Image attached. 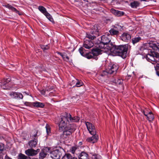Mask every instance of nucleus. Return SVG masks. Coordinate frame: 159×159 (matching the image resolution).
I'll return each mask as SVG.
<instances>
[{
	"label": "nucleus",
	"instance_id": "obj_1",
	"mask_svg": "<svg viewBox=\"0 0 159 159\" xmlns=\"http://www.w3.org/2000/svg\"><path fill=\"white\" fill-rule=\"evenodd\" d=\"M129 46L130 47V46L128 44L119 46L113 45L112 47H111V48L109 46L108 49L111 52L113 53L124 58L126 57Z\"/></svg>",
	"mask_w": 159,
	"mask_h": 159
},
{
	"label": "nucleus",
	"instance_id": "obj_2",
	"mask_svg": "<svg viewBox=\"0 0 159 159\" xmlns=\"http://www.w3.org/2000/svg\"><path fill=\"white\" fill-rule=\"evenodd\" d=\"M111 36L110 34H105L103 35L101 37V41L104 44H106L105 48L107 50H110L108 49V47L110 46L112 47L113 45L112 43L111 42Z\"/></svg>",
	"mask_w": 159,
	"mask_h": 159
},
{
	"label": "nucleus",
	"instance_id": "obj_3",
	"mask_svg": "<svg viewBox=\"0 0 159 159\" xmlns=\"http://www.w3.org/2000/svg\"><path fill=\"white\" fill-rule=\"evenodd\" d=\"M76 125L75 124L68 125L67 127L64 129L63 134L64 135H70L75 129Z\"/></svg>",
	"mask_w": 159,
	"mask_h": 159
},
{
	"label": "nucleus",
	"instance_id": "obj_4",
	"mask_svg": "<svg viewBox=\"0 0 159 159\" xmlns=\"http://www.w3.org/2000/svg\"><path fill=\"white\" fill-rule=\"evenodd\" d=\"M67 122H69V120L66 117V114L64 116H61V120L59 123L60 129H61L63 130L64 129L67 127L66 125Z\"/></svg>",
	"mask_w": 159,
	"mask_h": 159
},
{
	"label": "nucleus",
	"instance_id": "obj_5",
	"mask_svg": "<svg viewBox=\"0 0 159 159\" xmlns=\"http://www.w3.org/2000/svg\"><path fill=\"white\" fill-rule=\"evenodd\" d=\"M159 56V54H157L156 52H152L150 53H148L146 56V58L149 62L153 61L156 62V61H158L157 57Z\"/></svg>",
	"mask_w": 159,
	"mask_h": 159
},
{
	"label": "nucleus",
	"instance_id": "obj_6",
	"mask_svg": "<svg viewBox=\"0 0 159 159\" xmlns=\"http://www.w3.org/2000/svg\"><path fill=\"white\" fill-rule=\"evenodd\" d=\"M97 28V26L94 25L93 26V28L91 31V33L92 34L87 33L86 37L90 40L94 39L96 37L94 34H97L98 32V30Z\"/></svg>",
	"mask_w": 159,
	"mask_h": 159
},
{
	"label": "nucleus",
	"instance_id": "obj_7",
	"mask_svg": "<svg viewBox=\"0 0 159 159\" xmlns=\"http://www.w3.org/2000/svg\"><path fill=\"white\" fill-rule=\"evenodd\" d=\"M85 125L88 130L91 134H96V130L93 124L89 122H85Z\"/></svg>",
	"mask_w": 159,
	"mask_h": 159
},
{
	"label": "nucleus",
	"instance_id": "obj_8",
	"mask_svg": "<svg viewBox=\"0 0 159 159\" xmlns=\"http://www.w3.org/2000/svg\"><path fill=\"white\" fill-rule=\"evenodd\" d=\"M39 150H40L39 149L35 150L33 149V148H31L26 150L25 152V153L28 157L34 156H36L39 152Z\"/></svg>",
	"mask_w": 159,
	"mask_h": 159
},
{
	"label": "nucleus",
	"instance_id": "obj_9",
	"mask_svg": "<svg viewBox=\"0 0 159 159\" xmlns=\"http://www.w3.org/2000/svg\"><path fill=\"white\" fill-rule=\"evenodd\" d=\"M118 69V66L115 64H110L106 69L109 74H111L116 72Z\"/></svg>",
	"mask_w": 159,
	"mask_h": 159
},
{
	"label": "nucleus",
	"instance_id": "obj_10",
	"mask_svg": "<svg viewBox=\"0 0 159 159\" xmlns=\"http://www.w3.org/2000/svg\"><path fill=\"white\" fill-rule=\"evenodd\" d=\"M61 155V152L58 150H55L51 153L50 157L53 159H59Z\"/></svg>",
	"mask_w": 159,
	"mask_h": 159
},
{
	"label": "nucleus",
	"instance_id": "obj_11",
	"mask_svg": "<svg viewBox=\"0 0 159 159\" xmlns=\"http://www.w3.org/2000/svg\"><path fill=\"white\" fill-rule=\"evenodd\" d=\"M11 80L10 78L8 77L7 78H4L3 79L1 80L0 82V85L2 89H8V88L6 87V86L7 85V84Z\"/></svg>",
	"mask_w": 159,
	"mask_h": 159
},
{
	"label": "nucleus",
	"instance_id": "obj_12",
	"mask_svg": "<svg viewBox=\"0 0 159 159\" xmlns=\"http://www.w3.org/2000/svg\"><path fill=\"white\" fill-rule=\"evenodd\" d=\"M49 148H47L42 150L39 153V159H43L45 158L48 154V152H49Z\"/></svg>",
	"mask_w": 159,
	"mask_h": 159
},
{
	"label": "nucleus",
	"instance_id": "obj_13",
	"mask_svg": "<svg viewBox=\"0 0 159 159\" xmlns=\"http://www.w3.org/2000/svg\"><path fill=\"white\" fill-rule=\"evenodd\" d=\"M11 98H12L17 99H22L23 98V96L20 93L11 92L9 94Z\"/></svg>",
	"mask_w": 159,
	"mask_h": 159
},
{
	"label": "nucleus",
	"instance_id": "obj_14",
	"mask_svg": "<svg viewBox=\"0 0 159 159\" xmlns=\"http://www.w3.org/2000/svg\"><path fill=\"white\" fill-rule=\"evenodd\" d=\"M93 46V43L91 40L87 39H84V43L83 44V47L84 48L89 49Z\"/></svg>",
	"mask_w": 159,
	"mask_h": 159
},
{
	"label": "nucleus",
	"instance_id": "obj_15",
	"mask_svg": "<svg viewBox=\"0 0 159 159\" xmlns=\"http://www.w3.org/2000/svg\"><path fill=\"white\" fill-rule=\"evenodd\" d=\"M93 135L91 137H89L86 139V140L89 142L94 143L96 142L98 139V136L96 134H91Z\"/></svg>",
	"mask_w": 159,
	"mask_h": 159
},
{
	"label": "nucleus",
	"instance_id": "obj_16",
	"mask_svg": "<svg viewBox=\"0 0 159 159\" xmlns=\"http://www.w3.org/2000/svg\"><path fill=\"white\" fill-rule=\"evenodd\" d=\"M66 117L69 120V122H76L80 120V118L77 116L72 117L70 114L66 113Z\"/></svg>",
	"mask_w": 159,
	"mask_h": 159
},
{
	"label": "nucleus",
	"instance_id": "obj_17",
	"mask_svg": "<svg viewBox=\"0 0 159 159\" xmlns=\"http://www.w3.org/2000/svg\"><path fill=\"white\" fill-rule=\"evenodd\" d=\"M121 39L123 41L127 42L131 38L130 34L127 33H123L120 36Z\"/></svg>",
	"mask_w": 159,
	"mask_h": 159
},
{
	"label": "nucleus",
	"instance_id": "obj_18",
	"mask_svg": "<svg viewBox=\"0 0 159 159\" xmlns=\"http://www.w3.org/2000/svg\"><path fill=\"white\" fill-rule=\"evenodd\" d=\"M110 11L112 14L117 16H120L124 15V13L121 11L116 10L112 8Z\"/></svg>",
	"mask_w": 159,
	"mask_h": 159
},
{
	"label": "nucleus",
	"instance_id": "obj_19",
	"mask_svg": "<svg viewBox=\"0 0 159 159\" xmlns=\"http://www.w3.org/2000/svg\"><path fill=\"white\" fill-rule=\"evenodd\" d=\"M103 52V50H101L99 48H96L92 50V53L93 56H97L99 54H102V52Z\"/></svg>",
	"mask_w": 159,
	"mask_h": 159
},
{
	"label": "nucleus",
	"instance_id": "obj_20",
	"mask_svg": "<svg viewBox=\"0 0 159 159\" xmlns=\"http://www.w3.org/2000/svg\"><path fill=\"white\" fill-rule=\"evenodd\" d=\"M79 159H89L88 154L85 152H82L78 156Z\"/></svg>",
	"mask_w": 159,
	"mask_h": 159
},
{
	"label": "nucleus",
	"instance_id": "obj_21",
	"mask_svg": "<svg viewBox=\"0 0 159 159\" xmlns=\"http://www.w3.org/2000/svg\"><path fill=\"white\" fill-rule=\"evenodd\" d=\"M37 142L38 140L37 139H34L33 140L30 141L28 144L31 148H33L36 147V145H37Z\"/></svg>",
	"mask_w": 159,
	"mask_h": 159
},
{
	"label": "nucleus",
	"instance_id": "obj_22",
	"mask_svg": "<svg viewBox=\"0 0 159 159\" xmlns=\"http://www.w3.org/2000/svg\"><path fill=\"white\" fill-rule=\"evenodd\" d=\"M5 7H7L11 10L12 11H14L16 12V13L18 14L19 15H20L21 14L19 13V12L18 11L16 8L12 7L11 5H9V4H7L5 5Z\"/></svg>",
	"mask_w": 159,
	"mask_h": 159
},
{
	"label": "nucleus",
	"instance_id": "obj_23",
	"mask_svg": "<svg viewBox=\"0 0 159 159\" xmlns=\"http://www.w3.org/2000/svg\"><path fill=\"white\" fill-rule=\"evenodd\" d=\"M109 32L111 36L112 35H118L119 33V31L116 30L114 28L111 29L109 31Z\"/></svg>",
	"mask_w": 159,
	"mask_h": 159
},
{
	"label": "nucleus",
	"instance_id": "obj_24",
	"mask_svg": "<svg viewBox=\"0 0 159 159\" xmlns=\"http://www.w3.org/2000/svg\"><path fill=\"white\" fill-rule=\"evenodd\" d=\"M32 105L33 106L36 107L42 108L44 106V104L42 102H35L32 103Z\"/></svg>",
	"mask_w": 159,
	"mask_h": 159
},
{
	"label": "nucleus",
	"instance_id": "obj_25",
	"mask_svg": "<svg viewBox=\"0 0 159 159\" xmlns=\"http://www.w3.org/2000/svg\"><path fill=\"white\" fill-rule=\"evenodd\" d=\"M17 158L18 159H31L30 157L25 156L21 153L19 154Z\"/></svg>",
	"mask_w": 159,
	"mask_h": 159
},
{
	"label": "nucleus",
	"instance_id": "obj_26",
	"mask_svg": "<svg viewBox=\"0 0 159 159\" xmlns=\"http://www.w3.org/2000/svg\"><path fill=\"white\" fill-rule=\"evenodd\" d=\"M141 39V38L139 36L133 38L132 39V43L134 45L135 43L139 42Z\"/></svg>",
	"mask_w": 159,
	"mask_h": 159
},
{
	"label": "nucleus",
	"instance_id": "obj_27",
	"mask_svg": "<svg viewBox=\"0 0 159 159\" xmlns=\"http://www.w3.org/2000/svg\"><path fill=\"white\" fill-rule=\"evenodd\" d=\"M39 10L45 15L46 14H48V12L47 11L46 9L42 6H39L38 7Z\"/></svg>",
	"mask_w": 159,
	"mask_h": 159
},
{
	"label": "nucleus",
	"instance_id": "obj_28",
	"mask_svg": "<svg viewBox=\"0 0 159 159\" xmlns=\"http://www.w3.org/2000/svg\"><path fill=\"white\" fill-rule=\"evenodd\" d=\"M153 49L157 52H159V43H157L153 44L152 47Z\"/></svg>",
	"mask_w": 159,
	"mask_h": 159
},
{
	"label": "nucleus",
	"instance_id": "obj_29",
	"mask_svg": "<svg viewBox=\"0 0 159 159\" xmlns=\"http://www.w3.org/2000/svg\"><path fill=\"white\" fill-rule=\"evenodd\" d=\"M106 44L104 43H103L101 42L98 44V47L100 48H103L105 50L103 52H107L109 50H107V48H105Z\"/></svg>",
	"mask_w": 159,
	"mask_h": 159
},
{
	"label": "nucleus",
	"instance_id": "obj_30",
	"mask_svg": "<svg viewBox=\"0 0 159 159\" xmlns=\"http://www.w3.org/2000/svg\"><path fill=\"white\" fill-rule=\"evenodd\" d=\"M86 57L88 59H91L92 58H93L94 59H95L96 60H97L98 58L96 57H93V56L92 55V53H88L87 54H86L85 55Z\"/></svg>",
	"mask_w": 159,
	"mask_h": 159
},
{
	"label": "nucleus",
	"instance_id": "obj_31",
	"mask_svg": "<svg viewBox=\"0 0 159 159\" xmlns=\"http://www.w3.org/2000/svg\"><path fill=\"white\" fill-rule=\"evenodd\" d=\"M139 5V3L137 1H134L130 3V6L132 8H136Z\"/></svg>",
	"mask_w": 159,
	"mask_h": 159
},
{
	"label": "nucleus",
	"instance_id": "obj_32",
	"mask_svg": "<svg viewBox=\"0 0 159 159\" xmlns=\"http://www.w3.org/2000/svg\"><path fill=\"white\" fill-rule=\"evenodd\" d=\"M71 155L70 154L68 153L66 154L61 159H71Z\"/></svg>",
	"mask_w": 159,
	"mask_h": 159
},
{
	"label": "nucleus",
	"instance_id": "obj_33",
	"mask_svg": "<svg viewBox=\"0 0 159 159\" xmlns=\"http://www.w3.org/2000/svg\"><path fill=\"white\" fill-rule=\"evenodd\" d=\"M148 119L149 121H151L154 118V116L153 114H150V115H148L147 116Z\"/></svg>",
	"mask_w": 159,
	"mask_h": 159
},
{
	"label": "nucleus",
	"instance_id": "obj_34",
	"mask_svg": "<svg viewBox=\"0 0 159 159\" xmlns=\"http://www.w3.org/2000/svg\"><path fill=\"white\" fill-rule=\"evenodd\" d=\"M45 16L51 22H52L53 21V20L52 18V16L50 15L48 12V14H46Z\"/></svg>",
	"mask_w": 159,
	"mask_h": 159
},
{
	"label": "nucleus",
	"instance_id": "obj_35",
	"mask_svg": "<svg viewBox=\"0 0 159 159\" xmlns=\"http://www.w3.org/2000/svg\"><path fill=\"white\" fill-rule=\"evenodd\" d=\"M92 159H101V156L98 155L94 154L92 157Z\"/></svg>",
	"mask_w": 159,
	"mask_h": 159
},
{
	"label": "nucleus",
	"instance_id": "obj_36",
	"mask_svg": "<svg viewBox=\"0 0 159 159\" xmlns=\"http://www.w3.org/2000/svg\"><path fill=\"white\" fill-rule=\"evenodd\" d=\"M83 84L81 81H79L78 80V81L76 83L75 86L76 87H80L82 86Z\"/></svg>",
	"mask_w": 159,
	"mask_h": 159
},
{
	"label": "nucleus",
	"instance_id": "obj_37",
	"mask_svg": "<svg viewBox=\"0 0 159 159\" xmlns=\"http://www.w3.org/2000/svg\"><path fill=\"white\" fill-rule=\"evenodd\" d=\"M41 48L43 51L48 50L49 49V47L48 45H43L41 46Z\"/></svg>",
	"mask_w": 159,
	"mask_h": 159
},
{
	"label": "nucleus",
	"instance_id": "obj_38",
	"mask_svg": "<svg viewBox=\"0 0 159 159\" xmlns=\"http://www.w3.org/2000/svg\"><path fill=\"white\" fill-rule=\"evenodd\" d=\"M108 74H109V73L107 72V69H106V70L103 71L102 72L101 74V75L102 76H104L105 75H107Z\"/></svg>",
	"mask_w": 159,
	"mask_h": 159
},
{
	"label": "nucleus",
	"instance_id": "obj_39",
	"mask_svg": "<svg viewBox=\"0 0 159 159\" xmlns=\"http://www.w3.org/2000/svg\"><path fill=\"white\" fill-rule=\"evenodd\" d=\"M111 3L113 5H116L119 4L120 3L118 0H112Z\"/></svg>",
	"mask_w": 159,
	"mask_h": 159
},
{
	"label": "nucleus",
	"instance_id": "obj_40",
	"mask_svg": "<svg viewBox=\"0 0 159 159\" xmlns=\"http://www.w3.org/2000/svg\"><path fill=\"white\" fill-rule=\"evenodd\" d=\"M84 49L82 48H80L79 49V51L81 55L84 56L85 54L84 53Z\"/></svg>",
	"mask_w": 159,
	"mask_h": 159
},
{
	"label": "nucleus",
	"instance_id": "obj_41",
	"mask_svg": "<svg viewBox=\"0 0 159 159\" xmlns=\"http://www.w3.org/2000/svg\"><path fill=\"white\" fill-rule=\"evenodd\" d=\"M47 133L48 134L50 132V127L47 125L46 126Z\"/></svg>",
	"mask_w": 159,
	"mask_h": 159
},
{
	"label": "nucleus",
	"instance_id": "obj_42",
	"mask_svg": "<svg viewBox=\"0 0 159 159\" xmlns=\"http://www.w3.org/2000/svg\"><path fill=\"white\" fill-rule=\"evenodd\" d=\"M77 147L76 146L73 147H72L71 149V152L73 154H74L75 151L76 150Z\"/></svg>",
	"mask_w": 159,
	"mask_h": 159
},
{
	"label": "nucleus",
	"instance_id": "obj_43",
	"mask_svg": "<svg viewBox=\"0 0 159 159\" xmlns=\"http://www.w3.org/2000/svg\"><path fill=\"white\" fill-rule=\"evenodd\" d=\"M57 53L58 54L61 56V57H62L63 59H65L64 56L66 55V53H61L59 52H57Z\"/></svg>",
	"mask_w": 159,
	"mask_h": 159
},
{
	"label": "nucleus",
	"instance_id": "obj_44",
	"mask_svg": "<svg viewBox=\"0 0 159 159\" xmlns=\"http://www.w3.org/2000/svg\"><path fill=\"white\" fill-rule=\"evenodd\" d=\"M4 148V144L3 143H0V152H1L3 151Z\"/></svg>",
	"mask_w": 159,
	"mask_h": 159
},
{
	"label": "nucleus",
	"instance_id": "obj_45",
	"mask_svg": "<svg viewBox=\"0 0 159 159\" xmlns=\"http://www.w3.org/2000/svg\"><path fill=\"white\" fill-rule=\"evenodd\" d=\"M156 69L157 70V75L159 76V64L157 63V64Z\"/></svg>",
	"mask_w": 159,
	"mask_h": 159
},
{
	"label": "nucleus",
	"instance_id": "obj_46",
	"mask_svg": "<svg viewBox=\"0 0 159 159\" xmlns=\"http://www.w3.org/2000/svg\"><path fill=\"white\" fill-rule=\"evenodd\" d=\"M65 59H63V60L66 61H68L69 60V57L67 56V55L66 54V55L64 56Z\"/></svg>",
	"mask_w": 159,
	"mask_h": 159
},
{
	"label": "nucleus",
	"instance_id": "obj_47",
	"mask_svg": "<svg viewBox=\"0 0 159 159\" xmlns=\"http://www.w3.org/2000/svg\"><path fill=\"white\" fill-rule=\"evenodd\" d=\"M37 132H36V133H35V134H33L32 135V138H34V139H36V138H37Z\"/></svg>",
	"mask_w": 159,
	"mask_h": 159
},
{
	"label": "nucleus",
	"instance_id": "obj_48",
	"mask_svg": "<svg viewBox=\"0 0 159 159\" xmlns=\"http://www.w3.org/2000/svg\"><path fill=\"white\" fill-rule=\"evenodd\" d=\"M119 80L120 81V82H119L118 81H117V82H116V80H115L114 81H113V82H114V83H118V84H120V82H121L120 80Z\"/></svg>",
	"mask_w": 159,
	"mask_h": 159
},
{
	"label": "nucleus",
	"instance_id": "obj_49",
	"mask_svg": "<svg viewBox=\"0 0 159 159\" xmlns=\"http://www.w3.org/2000/svg\"><path fill=\"white\" fill-rule=\"evenodd\" d=\"M4 159H12L11 158H10V157H9L7 156V155L6 156L5 158H4Z\"/></svg>",
	"mask_w": 159,
	"mask_h": 159
},
{
	"label": "nucleus",
	"instance_id": "obj_50",
	"mask_svg": "<svg viewBox=\"0 0 159 159\" xmlns=\"http://www.w3.org/2000/svg\"><path fill=\"white\" fill-rule=\"evenodd\" d=\"M157 61H156V63H157V62H158L159 64V56H158V57H157Z\"/></svg>",
	"mask_w": 159,
	"mask_h": 159
},
{
	"label": "nucleus",
	"instance_id": "obj_51",
	"mask_svg": "<svg viewBox=\"0 0 159 159\" xmlns=\"http://www.w3.org/2000/svg\"><path fill=\"white\" fill-rule=\"evenodd\" d=\"M41 93L43 95H44L45 94V91H44V90H42V91H41Z\"/></svg>",
	"mask_w": 159,
	"mask_h": 159
},
{
	"label": "nucleus",
	"instance_id": "obj_52",
	"mask_svg": "<svg viewBox=\"0 0 159 159\" xmlns=\"http://www.w3.org/2000/svg\"><path fill=\"white\" fill-rule=\"evenodd\" d=\"M143 113L144 115L145 116H148V114H145V112H146L145 111H143Z\"/></svg>",
	"mask_w": 159,
	"mask_h": 159
},
{
	"label": "nucleus",
	"instance_id": "obj_53",
	"mask_svg": "<svg viewBox=\"0 0 159 159\" xmlns=\"http://www.w3.org/2000/svg\"><path fill=\"white\" fill-rule=\"evenodd\" d=\"M150 114H153L151 111H149L148 113V115H150Z\"/></svg>",
	"mask_w": 159,
	"mask_h": 159
},
{
	"label": "nucleus",
	"instance_id": "obj_54",
	"mask_svg": "<svg viewBox=\"0 0 159 159\" xmlns=\"http://www.w3.org/2000/svg\"><path fill=\"white\" fill-rule=\"evenodd\" d=\"M71 159H77V158L75 157H72V156H71Z\"/></svg>",
	"mask_w": 159,
	"mask_h": 159
},
{
	"label": "nucleus",
	"instance_id": "obj_55",
	"mask_svg": "<svg viewBox=\"0 0 159 159\" xmlns=\"http://www.w3.org/2000/svg\"><path fill=\"white\" fill-rule=\"evenodd\" d=\"M38 159L37 158H32V159Z\"/></svg>",
	"mask_w": 159,
	"mask_h": 159
},
{
	"label": "nucleus",
	"instance_id": "obj_56",
	"mask_svg": "<svg viewBox=\"0 0 159 159\" xmlns=\"http://www.w3.org/2000/svg\"><path fill=\"white\" fill-rule=\"evenodd\" d=\"M141 1H146V0H140Z\"/></svg>",
	"mask_w": 159,
	"mask_h": 159
},
{
	"label": "nucleus",
	"instance_id": "obj_57",
	"mask_svg": "<svg viewBox=\"0 0 159 159\" xmlns=\"http://www.w3.org/2000/svg\"><path fill=\"white\" fill-rule=\"evenodd\" d=\"M145 114H148V113H147L146 112H145Z\"/></svg>",
	"mask_w": 159,
	"mask_h": 159
},
{
	"label": "nucleus",
	"instance_id": "obj_58",
	"mask_svg": "<svg viewBox=\"0 0 159 159\" xmlns=\"http://www.w3.org/2000/svg\"><path fill=\"white\" fill-rule=\"evenodd\" d=\"M86 39V38H85L84 39Z\"/></svg>",
	"mask_w": 159,
	"mask_h": 159
}]
</instances>
